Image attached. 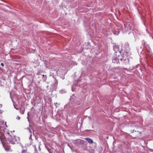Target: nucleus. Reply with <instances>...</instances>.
Returning <instances> with one entry per match:
<instances>
[{
  "label": "nucleus",
  "instance_id": "obj_1",
  "mask_svg": "<svg viewBox=\"0 0 153 153\" xmlns=\"http://www.w3.org/2000/svg\"><path fill=\"white\" fill-rule=\"evenodd\" d=\"M5 127H7L6 125V123L4 124V121L3 120H1L0 121V138H3V136L6 135L7 136V135L9 134V133L7 131Z\"/></svg>",
  "mask_w": 153,
  "mask_h": 153
},
{
  "label": "nucleus",
  "instance_id": "obj_2",
  "mask_svg": "<svg viewBox=\"0 0 153 153\" xmlns=\"http://www.w3.org/2000/svg\"><path fill=\"white\" fill-rule=\"evenodd\" d=\"M128 53L126 52H123V54H122L121 55L122 58L118 57L117 58H114V59L113 60V62L114 63L118 62L120 60H122V59H124V60H126V58L128 56ZM118 56L119 57V55H118Z\"/></svg>",
  "mask_w": 153,
  "mask_h": 153
},
{
  "label": "nucleus",
  "instance_id": "obj_3",
  "mask_svg": "<svg viewBox=\"0 0 153 153\" xmlns=\"http://www.w3.org/2000/svg\"><path fill=\"white\" fill-rule=\"evenodd\" d=\"M125 25V32H126L130 30L131 28L129 24H126Z\"/></svg>",
  "mask_w": 153,
  "mask_h": 153
},
{
  "label": "nucleus",
  "instance_id": "obj_4",
  "mask_svg": "<svg viewBox=\"0 0 153 153\" xmlns=\"http://www.w3.org/2000/svg\"><path fill=\"white\" fill-rule=\"evenodd\" d=\"M118 45H114L113 47V49L117 53L118 51Z\"/></svg>",
  "mask_w": 153,
  "mask_h": 153
},
{
  "label": "nucleus",
  "instance_id": "obj_5",
  "mask_svg": "<svg viewBox=\"0 0 153 153\" xmlns=\"http://www.w3.org/2000/svg\"><path fill=\"white\" fill-rule=\"evenodd\" d=\"M86 140L89 143H93V140L90 139L88 138H86Z\"/></svg>",
  "mask_w": 153,
  "mask_h": 153
},
{
  "label": "nucleus",
  "instance_id": "obj_6",
  "mask_svg": "<svg viewBox=\"0 0 153 153\" xmlns=\"http://www.w3.org/2000/svg\"><path fill=\"white\" fill-rule=\"evenodd\" d=\"M15 137H14L13 139H12V141H10V143H11V144H14L15 143V142H14V140H15Z\"/></svg>",
  "mask_w": 153,
  "mask_h": 153
},
{
  "label": "nucleus",
  "instance_id": "obj_7",
  "mask_svg": "<svg viewBox=\"0 0 153 153\" xmlns=\"http://www.w3.org/2000/svg\"><path fill=\"white\" fill-rule=\"evenodd\" d=\"M5 147H4L5 148V150L7 151H12L11 149L10 148V147H8V149H7L6 147H7V146H5Z\"/></svg>",
  "mask_w": 153,
  "mask_h": 153
},
{
  "label": "nucleus",
  "instance_id": "obj_8",
  "mask_svg": "<svg viewBox=\"0 0 153 153\" xmlns=\"http://www.w3.org/2000/svg\"><path fill=\"white\" fill-rule=\"evenodd\" d=\"M25 112L24 109H21V110L20 111V112L22 114H24Z\"/></svg>",
  "mask_w": 153,
  "mask_h": 153
},
{
  "label": "nucleus",
  "instance_id": "obj_9",
  "mask_svg": "<svg viewBox=\"0 0 153 153\" xmlns=\"http://www.w3.org/2000/svg\"><path fill=\"white\" fill-rule=\"evenodd\" d=\"M119 30H118V31L117 32H114V33L115 34H116V35H117L119 34Z\"/></svg>",
  "mask_w": 153,
  "mask_h": 153
},
{
  "label": "nucleus",
  "instance_id": "obj_10",
  "mask_svg": "<svg viewBox=\"0 0 153 153\" xmlns=\"http://www.w3.org/2000/svg\"><path fill=\"white\" fill-rule=\"evenodd\" d=\"M20 117L19 116H17V117H16V119H18V120H20Z\"/></svg>",
  "mask_w": 153,
  "mask_h": 153
},
{
  "label": "nucleus",
  "instance_id": "obj_11",
  "mask_svg": "<svg viewBox=\"0 0 153 153\" xmlns=\"http://www.w3.org/2000/svg\"><path fill=\"white\" fill-rule=\"evenodd\" d=\"M14 107H15V108L17 110H18V109H19V108H16L15 106H14Z\"/></svg>",
  "mask_w": 153,
  "mask_h": 153
},
{
  "label": "nucleus",
  "instance_id": "obj_12",
  "mask_svg": "<svg viewBox=\"0 0 153 153\" xmlns=\"http://www.w3.org/2000/svg\"><path fill=\"white\" fill-rule=\"evenodd\" d=\"M1 65H2V66H3L4 64H3V63H1Z\"/></svg>",
  "mask_w": 153,
  "mask_h": 153
},
{
  "label": "nucleus",
  "instance_id": "obj_13",
  "mask_svg": "<svg viewBox=\"0 0 153 153\" xmlns=\"http://www.w3.org/2000/svg\"><path fill=\"white\" fill-rule=\"evenodd\" d=\"M29 131H30V133H32V131H31V130H29Z\"/></svg>",
  "mask_w": 153,
  "mask_h": 153
},
{
  "label": "nucleus",
  "instance_id": "obj_14",
  "mask_svg": "<svg viewBox=\"0 0 153 153\" xmlns=\"http://www.w3.org/2000/svg\"><path fill=\"white\" fill-rule=\"evenodd\" d=\"M72 90L73 91V88H72Z\"/></svg>",
  "mask_w": 153,
  "mask_h": 153
},
{
  "label": "nucleus",
  "instance_id": "obj_15",
  "mask_svg": "<svg viewBox=\"0 0 153 153\" xmlns=\"http://www.w3.org/2000/svg\"><path fill=\"white\" fill-rule=\"evenodd\" d=\"M119 53H120V52H121L120 51H119Z\"/></svg>",
  "mask_w": 153,
  "mask_h": 153
}]
</instances>
